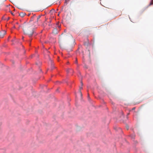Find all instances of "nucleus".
<instances>
[{
	"label": "nucleus",
	"mask_w": 153,
	"mask_h": 153,
	"mask_svg": "<svg viewBox=\"0 0 153 153\" xmlns=\"http://www.w3.org/2000/svg\"><path fill=\"white\" fill-rule=\"evenodd\" d=\"M20 27H22L24 33L28 35L29 37L33 36L34 33V30L36 28L32 22L23 24L21 26L19 25V28Z\"/></svg>",
	"instance_id": "1"
},
{
	"label": "nucleus",
	"mask_w": 153,
	"mask_h": 153,
	"mask_svg": "<svg viewBox=\"0 0 153 153\" xmlns=\"http://www.w3.org/2000/svg\"><path fill=\"white\" fill-rule=\"evenodd\" d=\"M40 18L41 16L39 15L36 16V18L34 23V24H33V26H35V27L36 28H37V26L39 25L42 23L41 21L42 19H40Z\"/></svg>",
	"instance_id": "2"
},
{
	"label": "nucleus",
	"mask_w": 153,
	"mask_h": 153,
	"mask_svg": "<svg viewBox=\"0 0 153 153\" xmlns=\"http://www.w3.org/2000/svg\"><path fill=\"white\" fill-rule=\"evenodd\" d=\"M6 33V31L5 30H2L0 31V37L2 38Z\"/></svg>",
	"instance_id": "3"
},
{
	"label": "nucleus",
	"mask_w": 153,
	"mask_h": 153,
	"mask_svg": "<svg viewBox=\"0 0 153 153\" xmlns=\"http://www.w3.org/2000/svg\"><path fill=\"white\" fill-rule=\"evenodd\" d=\"M59 32V30H57V29L56 28H55L53 29V30L52 33L54 34H57L58 32Z\"/></svg>",
	"instance_id": "4"
},
{
	"label": "nucleus",
	"mask_w": 153,
	"mask_h": 153,
	"mask_svg": "<svg viewBox=\"0 0 153 153\" xmlns=\"http://www.w3.org/2000/svg\"><path fill=\"white\" fill-rule=\"evenodd\" d=\"M36 16L35 15H33V16L31 17V20L33 21L34 20H35L36 18Z\"/></svg>",
	"instance_id": "5"
},
{
	"label": "nucleus",
	"mask_w": 153,
	"mask_h": 153,
	"mask_svg": "<svg viewBox=\"0 0 153 153\" xmlns=\"http://www.w3.org/2000/svg\"><path fill=\"white\" fill-rule=\"evenodd\" d=\"M25 15V13H21L19 14V16L21 17H23Z\"/></svg>",
	"instance_id": "6"
},
{
	"label": "nucleus",
	"mask_w": 153,
	"mask_h": 153,
	"mask_svg": "<svg viewBox=\"0 0 153 153\" xmlns=\"http://www.w3.org/2000/svg\"><path fill=\"white\" fill-rule=\"evenodd\" d=\"M152 4H153V1H152L150 3L149 6H150Z\"/></svg>",
	"instance_id": "7"
},
{
	"label": "nucleus",
	"mask_w": 153,
	"mask_h": 153,
	"mask_svg": "<svg viewBox=\"0 0 153 153\" xmlns=\"http://www.w3.org/2000/svg\"><path fill=\"white\" fill-rule=\"evenodd\" d=\"M10 13L12 14V15L14 16V14H13V13L12 12V11H10Z\"/></svg>",
	"instance_id": "8"
},
{
	"label": "nucleus",
	"mask_w": 153,
	"mask_h": 153,
	"mask_svg": "<svg viewBox=\"0 0 153 153\" xmlns=\"http://www.w3.org/2000/svg\"><path fill=\"white\" fill-rule=\"evenodd\" d=\"M82 89V87H80V88H79L80 90H81Z\"/></svg>",
	"instance_id": "9"
},
{
	"label": "nucleus",
	"mask_w": 153,
	"mask_h": 153,
	"mask_svg": "<svg viewBox=\"0 0 153 153\" xmlns=\"http://www.w3.org/2000/svg\"><path fill=\"white\" fill-rule=\"evenodd\" d=\"M72 71V69H70V70H69L68 71V72H70V71Z\"/></svg>",
	"instance_id": "10"
},
{
	"label": "nucleus",
	"mask_w": 153,
	"mask_h": 153,
	"mask_svg": "<svg viewBox=\"0 0 153 153\" xmlns=\"http://www.w3.org/2000/svg\"><path fill=\"white\" fill-rule=\"evenodd\" d=\"M80 93L81 96H82V93H81V91H80Z\"/></svg>",
	"instance_id": "11"
},
{
	"label": "nucleus",
	"mask_w": 153,
	"mask_h": 153,
	"mask_svg": "<svg viewBox=\"0 0 153 153\" xmlns=\"http://www.w3.org/2000/svg\"><path fill=\"white\" fill-rule=\"evenodd\" d=\"M135 109V108L134 107L132 108V110H134Z\"/></svg>",
	"instance_id": "12"
},
{
	"label": "nucleus",
	"mask_w": 153,
	"mask_h": 153,
	"mask_svg": "<svg viewBox=\"0 0 153 153\" xmlns=\"http://www.w3.org/2000/svg\"><path fill=\"white\" fill-rule=\"evenodd\" d=\"M81 84L82 86L83 85V83L82 82H81Z\"/></svg>",
	"instance_id": "13"
},
{
	"label": "nucleus",
	"mask_w": 153,
	"mask_h": 153,
	"mask_svg": "<svg viewBox=\"0 0 153 153\" xmlns=\"http://www.w3.org/2000/svg\"><path fill=\"white\" fill-rule=\"evenodd\" d=\"M76 63H77V59H76Z\"/></svg>",
	"instance_id": "14"
},
{
	"label": "nucleus",
	"mask_w": 153,
	"mask_h": 153,
	"mask_svg": "<svg viewBox=\"0 0 153 153\" xmlns=\"http://www.w3.org/2000/svg\"><path fill=\"white\" fill-rule=\"evenodd\" d=\"M9 19H10L9 17H8V18H7V20H8Z\"/></svg>",
	"instance_id": "15"
},
{
	"label": "nucleus",
	"mask_w": 153,
	"mask_h": 153,
	"mask_svg": "<svg viewBox=\"0 0 153 153\" xmlns=\"http://www.w3.org/2000/svg\"><path fill=\"white\" fill-rule=\"evenodd\" d=\"M69 1V0H65V1Z\"/></svg>",
	"instance_id": "16"
},
{
	"label": "nucleus",
	"mask_w": 153,
	"mask_h": 153,
	"mask_svg": "<svg viewBox=\"0 0 153 153\" xmlns=\"http://www.w3.org/2000/svg\"><path fill=\"white\" fill-rule=\"evenodd\" d=\"M88 97H89V94H88Z\"/></svg>",
	"instance_id": "17"
},
{
	"label": "nucleus",
	"mask_w": 153,
	"mask_h": 153,
	"mask_svg": "<svg viewBox=\"0 0 153 153\" xmlns=\"http://www.w3.org/2000/svg\"><path fill=\"white\" fill-rule=\"evenodd\" d=\"M16 24H17H17H18V22H17V23H16Z\"/></svg>",
	"instance_id": "18"
},
{
	"label": "nucleus",
	"mask_w": 153,
	"mask_h": 153,
	"mask_svg": "<svg viewBox=\"0 0 153 153\" xmlns=\"http://www.w3.org/2000/svg\"><path fill=\"white\" fill-rule=\"evenodd\" d=\"M122 114H123V112H122Z\"/></svg>",
	"instance_id": "19"
},
{
	"label": "nucleus",
	"mask_w": 153,
	"mask_h": 153,
	"mask_svg": "<svg viewBox=\"0 0 153 153\" xmlns=\"http://www.w3.org/2000/svg\"><path fill=\"white\" fill-rule=\"evenodd\" d=\"M58 27H60L59 26H58Z\"/></svg>",
	"instance_id": "20"
},
{
	"label": "nucleus",
	"mask_w": 153,
	"mask_h": 153,
	"mask_svg": "<svg viewBox=\"0 0 153 153\" xmlns=\"http://www.w3.org/2000/svg\"><path fill=\"white\" fill-rule=\"evenodd\" d=\"M24 39V37H22V39Z\"/></svg>",
	"instance_id": "21"
}]
</instances>
